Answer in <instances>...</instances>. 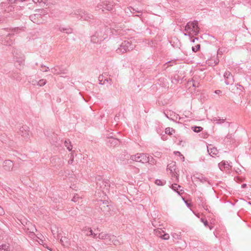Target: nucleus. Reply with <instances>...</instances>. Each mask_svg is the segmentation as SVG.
<instances>
[{"instance_id": "obj_44", "label": "nucleus", "mask_w": 251, "mask_h": 251, "mask_svg": "<svg viewBox=\"0 0 251 251\" xmlns=\"http://www.w3.org/2000/svg\"><path fill=\"white\" fill-rule=\"evenodd\" d=\"M132 168H133L135 170V172L136 173H139V169L138 168H136L133 166H131Z\"/></svg>"}, {"instance_id": "obj_46", "label": "nucleus", "mask_w": 251, "mask_h": 251, "mask_svg": "<svg viewBox=\"0 0 251 251\" xmlns=\"http://www.w3.org/2000/svg\"><path fill=\"white\" fill-rule=\"evenodd\" d=\"M5 19L3 17H0V23H3Z\"/></svg>"}, {"instance_id": "obj_26", "label": "nucleus", "mask_w": 251, "mask_h": 251, "mask_svg": "<svg viewBox=\"0 0 251 251\" xmlns=\"http://www.w3.org/2000/svg\"><path fill=\"white\" fill-rule=\"evenodd\" d=\"M155 234L159 237L161 238V236L162 234L164 233V231L162 230L161 229H156L154 230Z\"/></svg>"}, {"instance_id": "obj_32", "label": "nucleus", "mask_w": 251, "mask_h": 251, "mask_svg": "<svg viewBox=\"0 0 251 251\" xmlns=\"http://www.w3.org/2000/svg\"><path fill=\"white\" fill-rule=\"evenodd\" d=\"M194 85V80H188L187 83V87H188L189 88H191V86H193Z\"/></svg>"}, {"instance_id": "obj_2", "label": "nucleus", "mask_w": 251, "mask_h": 251, "mask_svg": "<svg viewBox=\"0 0 251 251\" xmlns=\"http://www.w3.org/2000/svg\"><path fill=\"white\" fill-rule=\"evenodd\" d=\"M199 28L198 22L194 21L187 23L185 26V30L188 34L197 35L199 33Z\"/></svg>"}, {"instance_id": "obj_1", "label": "nucleus", "mask_w": 251, "mask_h": 251, "mask_svg": "<svg viewBox=\"0 0 251 251\" xmlns=\"http://www.w3.org/2000/svg\"><path fill=\"white\" fill-rule=\"evenodd\" d=\"M108 31V29L105 27L98 29L95 34L92 36L91 41L94 43L101 42L107 38Z\"/></svg>"}, {"instance_id": "obj_43", "label": "nucleus", "mask_w": 251, "mask_h": 251, "mask_svg": "<svg viewBox=\"0 0 251 251\" xmlns=\"http://www.w3.org/2000/svg\"><path fill=\"white\" fill-rule=\"evenodd\" d=\"M201 221L204 224L205 226H207L208 225V222L206 220L201 219Z\"/></svg>"}, {"instance_id": "obj_18", "label": "nucleus", "mask_w": 251, "mask_h": 251, "mask_svg": "<svg viewBox=\"0 0 251 251\" xmlns=\"http://www.w3.org/2000/svg\"><path fill=\"white\" fill-rule=\"evenodd\" d=\"M75 15L77 16V18L80 20H83L84 17L86 16V13L81 10H77L75 12Z\"/></svg>"}, {"instance_id": "obj_22", "label": "nucleus", "mask_w": 251, "mask_h": 251, "mask_svg": "<svg viewBox=\"0 0 251 251\" xmlns=\"http://www.w3.org/2000/svg\"><path fill=\"white\" fill-rule=\"evenodd\" d=\"M212 121L213 122H215L216 124H221L224 122L225 120L224 119H221L219 117H214L213 118Z\"/></svg>"}, {"instance_id": "obj_4", "label": "nucleus", "mask_w": 251, "mask_h": 251, "mask_svg": "<svg viewBox=\"0 0 251 251\" xmlns=\"http://www.w3.org/2000/svg\"><path fill=\"white\" fill-rule=\"evenodd\" d=\"M131 159L142 163H147L149 161V155L145 153H137L130 157Z\"/></svg>"}, {"instance_id": "obj_37", "label": "nucleus", "mask_w": 251, "mask_h": 251, "mask_svg": "<svg viewBox=\"0 0 251 251\" xmlns=\"http://www.w3.org/2000/svg\"><path fill=\"white\" fill-rule=\"evenodd\" d=\"M200 48V45H197L195 47H192V50L194 52L197 51Z\"/></svg>"}, {"instance_id": "obj_12", "label": "nucleus", "mask_w": 251, "mask_h": 251, "mask_svg": "<svg viewBox=\"0 0 251 251\" xmlns=\"http://www.w3.org/2000/svg\"><path fill=\"white\" fill-rule=\"evenodd\" d=\"M14 164L12 161L10 160H7L3 162V169L7 171H10L12 170Z\"/></svg>"}, {"instance_id": "obj_25", "label": "nucleus", "mask_w": 251, "mask_h": 251, "mask_svg": "<svg viewBox=\"0 0 251 251\" xmlns=\"http://www.w3.org/2000/svg\"><path fill=\"white\" fill-rule=\"evenodd\" d=\"M9 246L7 245H2L0 246V251H9Z\"/></svg>"}, {"instance_id": "obj_31", "label": "nucleus", "mask_w": 251, "mask_h": 251, "mask_svg": "<svg viewBox=\"0 0 251 251\" xmlns=\"http://www.w3.org/2000/svg\"><path fill=\"white\" fill-rule=\"evenodd\" d=\"M180 185H178L177 184H172V189H173L174 191H177V192L179 194H180V192L179 191H178V188H180Z\"/></svg>"}, {"instance_id": "obj_49", "label": "nucleus", "mask_w": 251, "mask_h": 251, "mask_svg": "<svg viewBox=\"0 0 251 251\" xmlns=\"http://www.w3.org/2000/svg\"><path fill=\"white\" fill-rule=\"evenodd\" d=\"M8 16H11V17H15L16 16V14L14 13V12H13L12 13H10L9 14V15H8Z\"/></svg>"}, {"instance_id": "obj_28", "label": "nucleus", "mask_w": 251, "mask_h": 251, "mask_svg": "<svg viewBox=\"0 0 251 251\" xmlns=\"http://www.w3.org/2000/svg\"><path fill=\"white\" fill-rule=\"evenodd\" d=\"M149 161H147V162L149 163V164L151 165L156 164V161L151 156L149 155Z\"/></svg>"}, {"instance_id": "obj_48", "label": "nucleus", "mask_w": 251, "mask_h": 251, "mask_svg": "<svg viewBox=\"0 0 251 251\" xmlns=\"http://www.w3.org/2000/svg\"><path fill=\"white\" fill-rule=\"evenodd\" d=\"M36 230H37L36 229L34 226H33L32 228H31L30 232L34 233V231H36Z\"/></svg>"}, {"instance_id": "obj_20", "label": "nucleus", "mask_w": 251, "mask_h": 251, "mask_svg": "<svg viewBox=\"0 0 251 251\" xmlns=\"http://www.w3.org/2000/svg\"><path fill=\"white\" fill-rule=\"evenodd\" d=\"M34 3L37 4L38 5L41 7H44L46 5L47 2V0H32Z\"/></svg>"}, {"instance_id": "obj_54", "label": "nucleus", "mask_w": 251, "mask_h": 251, "mask_svg": "<svg viewBox=\"0 0 251 251\" xmlns=\"http://www.w3.org/2000/svg\"><path fill=\"white\" fill-rule=\"evenodd\" d=\"M175 153L176 154H180V153L179 151H176V152H175Z\"/></svg>"}, {"instance_id": "obj_9", "label": "nucleus", "mask_w": 251, "mask_h": 251, "mask_svg": "<svg viewBox=\"0 0 251 251\" xmlns=\"http://www.w3.org/2000/svg\"><path fill=\"white\" fill-rule=\"evenodd\" d=\"M167 170L170 171V173H172V177H175L176 180H178V176L176 173L175 172L176 170L175 163L172 162L168 165Z\"/></svg>"}, {"instance_id": "obj_39", "label": "nucleus", "mask_w": 251, "mask_h": 251, "mask_svg": "<svg viewBox=\"0 0 251 251\" xmlns=\"http://www.w3.org/2000/svg\"><path fill=\"white\" fill-rule=\"evenodd\" d=\"M92 15L86 13V16L84 17L83 20H88L92 18Z\"/></svg>"}, {"instance_id": "obj_30", "label": "nucleus", "mask_w": 251, "mask_h": 251, "mask_svg": "<svg viewBox=\"0 0 251 251\" xmlns=\"http://www.w3.org/2000/svg\"><path fill=\"white\" fill-rule=\"evenodd\" d=\"M40 67V70L43 72H47L50 70V69L48 67H47L44 65H41Z\"/></svg>"}, {"instance_id": "obj_14", "label": "nucleus", "mask_w": 251, "mask_h": 251, "mask_svg": "<svg viewBox=\"0 0 251 251\" xmlns=\"http://www.w3.org/2000/svg\"><path fill=\"white\" fill-rule=\"evenodd\" d=\"M112 239L111 240V245H113L114 246H119L123 244V242L121 240L117 238L114 235H112L111 237Z\"/></svg>"}, {"instance_id": "obj_24", "label": "nucleus", "mask_w": 251, "mask_h": 251, "mask_svg": "<svg viewBox=\"0 0 251 251\" xmlns=\"http://www.w3.org/2000/svg\"><path fill=\"white\" fill-rule=\"evenodd\" d=\"M64 144L65 147L69 151L72 150V146L71 145V142L69 141V140H66L64 142Z\"/></svg>"}, {"instance_id": "obj_29", "label": "nucleus", "mask_w": 251, "mask_h": 251, "mask_svg": "<svg viewBox=\"0 0 251 251\" xmlns=\"http://www.w3.org/2000/svg\"><path fill=\"white\" fill-rule=\"evenodd\" d=\"M191 128L195 132H199L202 130V128L201 126H192Z\"/></svg>"}, {"instance_id": "obj_41", "label": "nucleus", "mask_w": 251, "mask_h": 251, "mask_svg": "<svg viewBox=\"0 0 251 251\" xmlns=\"http://www.w3.org/2000/svg\"><path fill=\"white\" fill-rule=\"evenodd\" d=\"M155 184L157 185H162L163 183L160 180H156L155 181Z\"/></svg>"}, {"instance_id": "obj_42", "label": "nucleus", "mask_w": 251, "mask_h": 251, "mask_svg": "<svg viewBox=\"0 0 251 251\" xmlns=\"http://www.w3.org/2000/svg\"><path fill=\"white\" fill-rule=\"evenodd\" d=\"M4 214V211L3 209L0 206V215H3Z\"/></svg>"}, {"instance_id": "obj_52", "label": "nucleus", "mask_w": 251, "mask_h": 251, "mask_svg": "<svg viewBox=\"0 0 251 251\" xmlns=\"http://www.w3.org/2000/svg\"><path fill=\"white\" fill-rule=\"evenodd\" d=\"M246 186H247L246 184H243L242 185L241 187H242V188H245L246 187Z\"/></svg>"}, {"instance_id": "obj_45", "label": "nucleus", "mask_w": 251, "mask_h": 251, "mask_svg": "<svg viewBox=\"0 0 251 251\" xmlns=\"http://www.w3.org/2000/svg\"><path fill=\"white\" fill-rule=\"evenodd\" d=\"M14 9V8H13L12 6H10L7 8V11L9 12V11H12V10Z\"/></svg>"}, {"instance_id": "obj_21", "label": "nucleus", "mask_w": 251, "mask_h": 251, "mask_svg": "<svg viewBox=\"0 0 251 251\" xmlns=\"http://www.w3.org/2000/svg\"><path fill=\"white\" fill-rule=\"evenodd\" d=\"M60 242L64 246L67 247L69 245L68 239L66 237H62L60 240Z\"/></svg>"}, {"instance_id": "obj_3", "label": "nucleus", "mask_w": 251, "mask_h": 251, "mask_svg": "<svg viewBox=\"0 0 251 251\" xmlns=\"http://www.w3.org/2000/svg\"><path fill=\"white\" fill-rule=\"evenodd\" d=\"M133 48L134 45L131 43L130 41L125 40L122 42L120 47L117 49L116 51L118 53L121 54L132 50Z\"/></svg>"}, {"instance_id": "obj_36", "label": "nucleus", "mask_w": 251, "mask_h": 251, "mask_svg": "<svg viewBox=\"0 0 251 251\" xmlns=\"http://www.w3.org/2000/svg\"><path fill=\"white\" fill-rule=\"evenodd\" d=\"M79 198L80 197L78 196V195L77 194H75L72 199V201L74 202H76L78 201Z\"/></svg>"}, {"instance_id": "obj_19", "label": "nucleus", "mask_w": 251, "mask_h": 251, "mask_svg": "<svg viewBox=\"0 0 251 251\" xmlns=\"http://www.w3.org/2000/svg\"><path fill=\"white\" fill-rule=\"evenodd\" d=\"M50 70L54 75H60L63 73L62 71L58 66H55L53 68H52Z\"/></svg>"}, {"instance_id": "obj_5", "label": "nucleus", "mask_w": 251, "mask_h": 251, "mask_svg": "<svg viewBox=\"0 0 251 251\" xmlns=\"http://www.w3.org/2000/svg\"><path fill=\"white\" fill-rule=\"evenodd\" d=\"M37 13L31 15L30 19L34 23L40 25L43 23L44 20L43 19L42 11L38 10Z\"/></svg>"}, {"instance_id": "obj_11", "label": "nucleus", "mask_w": 251, "mask_h": 251, "mask_svg": "<svg viewBox=\"0 0 251 251\" xmlns=\"http://www.w3.org/2000/svg\"><path fill=\"white\" fill-rule=\"evenodd\" d=\"M82 231L86 236H93V238H97V233H95L93 232L92 229L90 227H84Z\"/></svg>"}, {"instance_id": "obj_7", "label": "nucleus", "mask_w": 251, "mask_h": 251, "mask_svg": "<svg viewBox=\"0 0 251 251\" xmlns=\"http://www.w3.org/2000/svg\"><path fill=\"white\" fill-rule=\"evenodd\" d=\"M1 44L6 46H11L14 43V39H13V34H8L4 38L1 39Z\"/></svg>"}, {"instance_id": "obj_34", "label": "nucleus", "mask_w": 251, "mask_h": 251, "mask_svg": "<svg viewBox=\"0 0 251 251\" xmlns=\"http://www.w3.org/2000/svg\"><path fill=\"white\" fill-rule=\"evenodd\" d=\"M199 85H200V83L197 82V81H195L194 80V85H193V87H194V88L193 89V90H191V91L192 92L193 91H195V88L196 87H198L199 86Z\"/></svg>"}, {"instance_id": "obj_33", "label": "nucleus", "mask_w": 251, "mask_h": 251, "mask_svg": "<svg viewBox=\"0 0 251 251\" xmlns=\"http://www.w3.org/2000/svg\"><path fill=\"white\" fill-rule=\"evenodd\" d=\"M170 238V236L168 233H163L161 236V238L164 240H168Z\"/></svg>"}, {"instance_id": "obj_8", "label": "nucleus", "mask_w": 251, "mask_h": 251, "mask_svg": "<svg viewBox=\"0 0 251 251\" xmlns=\"http://www.w3.org/2000/svg\"><path fill=\"white\" fill-rule=\"evenodd\" d=\"M224 77L226 79L225 83L226 85L232 84L234 82L233 76L229 71L225 73Z\"/></svg>"}, {"instance_id": "obj_10", "label": "nucleus", "mask_w": 251, "mask_h": 251, "mask_svg": "<svg viewBox=\"0 0 251 251\" xmlns=\"http://www.w3.org/2000/svg\"><path fill=\"white\" fill-rule=\"evenodd\" d=\"M219 167L221 171H229L231 166L230 165L229 163L227 161H222L218 164Z\"/></svg>"}, {"instance_id": "obj_13", "label": "nucleus", "mask_w": 251, "mask_h": 251, "mask_svg": "<svg viewBox=\"0 0 251 251\" xmlns=\"http://www.w3.org/2000/svg\"><path fill=\"white\" fill-rule=\"evenodd\" d=\"M28 127L26 126H22L20 128L19 134L25 138H27L28 137V130H27Z\"/></svg>"}, {"instance_id": "obj_27", "label": "nucleus", "mask_w": 251, "mask_h": 251, "mask_svg": "<svg viewBox=\"0 0 251 251\" xmlns=\"http://www.w3.org/2000/svg\"><path fill=\"white\" fill-rule=\"evenodd\" d=\"M47 83V81L45 79H40L39 81L37 82V85L40 86H43L45 85Z\"/></svg>"}, {"instance_id": "obj_38", "label": "nucleus", "mask_w": 251, "mask_h": 251, "mask_svg": "<svg viewBox=\"0 0 251 251\" xmlns=\"http://www.w3.org/2000/svg\"><path fill=\"white\" fill-rule=\"evenodd\" d=\"M210 60H207L206 61V63L208 64L209 65L212 66V65H215L218 63V61H215L214 63H212L210 62Z\"/></svg>"}, {"instance_id": "obj_17", "label": "nucleus", "mask_w": 251, "mask_h": 251, "mask_svg": "<svg viewBox=\"0 0 251 251\" xmlns=\"http://www.w3.org/2000/svg\"><path fill=\"white\" fill-rule=\"evenodd\" d=\"M102 3L103 5H100L102 7H100V8H103L108 11H110L112 9L113 5L110 2L105 1Z\"/></svg>"}, {"instance_id": "obj_40", "label": "nucleus", "mask_w": 251, "mask_h": 251, "mask_svg": "<svg viewBox=\"0 0 251 251\" xmlns=\"http://www.w3.org/2000/svg\"><path fill=\"white\" fill-rule=\"evenodd\" d=\"M74 162V156L72 154H71L70 158L69 160L68 161V163L69 164H72Z\"/></svg>"}, {"instance_id": "obj_50", "label": "nucleus", "mask_w": 251, "mask_h": 251, "mask_svg": "<svg viewBox=\"0 0 251 251\" xmlns=\"http://www.w3.org/2000/svg\"><path fill=\"white\" fill-rule=\"evenodd\" d=\"M101 77H102V76H100L99 77V80L100 81L99 83L100 84H102L103 83L101 82V80L100 79Z\"/></svg>"}, {"instance_id": "obj_47", "label": "nucleus", "mask_w": 251, "mask_h": 251, "mask_svg": "<svg viewBox=\"0 0 251 251\" xmlns=\"http://www.w3.org/2000/svg\"><path fill=\"white\" fill-rule=\"evenodd\" d=\"M20 30H21V29H20V28H14V29H12V31H14V32L18 33L19 32V31Z\"/></svg>"}, {"instance_id": "obj_16", "label": "nucleus", "mask_w": 251, "mask_h": 251, "mask_svg": "<svg viewBox=\"0 0 251 251\" xmlns=\"http://www.w3.org/2000/svg\"><path fill=\"white\" fill-rule=\"evenodd\" d=\"M207 151L211 156H213L214 155L217 154L218 152L217 149L214 147H212L211 145H209L207 147Z\"/></svg>"}, {"instance_id": "obj_53", "label": "nucleus", "mask_w": 251, "mask_h": 251, "mask_svg": "<svg viewBox=\"0 0 251 251\" xmlns=\"http://www.w3.org/2000/svg\"><path fill=\"white\" fill-rule=\"evenodd\" d=\"M10 2L13 3L16 1V0H8Z\"/></svg>"}, {"instance_id": "obj_6", "label": "nucleus", "mask_w": 251, "mask_h": 251, "mask_svg": "<svg viewBox=\"0 0 251 251\" xmlns=\"http://www.w3.org/2000/svg\"><path fill=\"white\" fill-rule=\"evenodd\" d=\"M111 237L112 235L107 234L104 232L100 233L97 236V238L104 241V243L106 245H111Z\"/></svg>"}, {"instance_id": "obj_15", "label": "nucleus", "mask_w": 251, "mask_h": 251, "mask_svg": "<svg viewBox=\"0 0 251 251\" xmlns=\"http://www.w3.org/2000/svg\"><path fill=\"white\" fill-rule=\"evenodd\" d=\"M99 204L100 209L103 211H108L110 209L109 205L107 204V201H100Z\"/></svg>"}, {"instance_id": "obj_51", "label": "nucleus", "mask_w": 251, "mask_h": 251, "mask_svg": "<svg viewBox=\"0 0 251 251\" xmlns=\"http://www.w3.org/2000/svg\"><path fill=\"white\" fill-rule=\"evenodd\" d=\"M215 93L217 94H219L221 93V91L220 90H216Z\"/></svg>"}, {"instance_id": "obj_35", "label": "nucleus", "mask_w": 251, "mask_h": 251, "mask_svg": "<svg viewBox=\"0 0 251 251\" xmlns=\"http://www.w3.org/2000/svg\"><path fill=\"white\" fill-rule=\"evenodd\" d=\"M59 30L61 31H63V32H64L66 30V33H68V34L71 33V32H72L71 29H66V28H61L60 27L59 28Z\"/></svg>"}, {"instance_id": "obj_23", "label": "nucleus", "mask_w": 251, "mask_h": 251, "mask_svg": "<svg viewBox=\"0 0 251 251\" xmlns=\"http://www.w3.org/2000/svg\"><path fill=\"white\" fill-rule=\"evenodd\" d=\"M175 132V130L173 128L167 127L165 129V133L168 135H172Z\"/></svg>"}]
</instances>
